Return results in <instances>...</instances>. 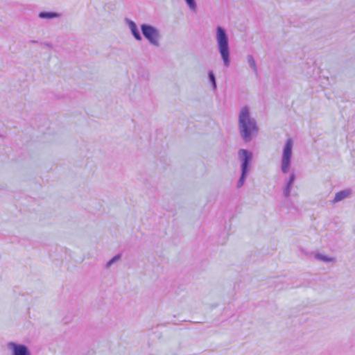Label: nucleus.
<instances>
[{
    "mask_svg": "<svg viewBox=\"0 0 355 355\" xmlns=\"http://www.w3.org/2000/svg\"><path fill=\"white\" fill-rule=\"evenodd\" d=\"M293 141L291 138H288L285 144L283 149V154L281 162V170L283 173H287L291 166V160L292 156V148Z\"/></svg>",
    "mask_w": 355,
    "mask_h": 355,
    "instance_id": "nucleus-5",
    "label": "nucleus"
},
{
    "mask_svg": "<svg viewBox=\"0 0 355 355\" xmlns=\"http://www.w3.org/2000/svg\"><path fill=\"white\" fill-rule=\"evenodd\" d=\"M31 42H33V43H35V42H36V41L33 40V41H31Z\"/></svg>",
    "mask_w": 355,
    "mask_h": 355,
    "instance_id": "nucleus-16",
    "label": "nucleus"
},
{
    "mask_svg": "<svg viewBox=\"0 0 355 355\" xmlns=\"http://www.w3.org/2000/svg\"><path fill=\"white\" fill-rule=\"evenodd\" d=\"M189 9L193 12L196 11L197 5L195 0H184Z\"/></svg>",
    "mask_w": 355,
    "mask_h": 355,
    "instance_id": "nucleus-14",
    "label": "nucleus"
},
{
    "mask_svg": "<svg viewBox=\"0 0 355 355\" xmlns=\"http://www.w3.org/2000/svg\"><path fill=\"white\" fill-rule=\"evenodd\" d=\"M315 258L319 261H322L323 262H331L334 261L335 259L333 257H329L320 253H317L315 255Z\"/></svg>",
    "mask_w": 355,
    "mask_h": 355,
    "instance_id": "nucleus-12",
    "label": "nucleus"
},
{
    "mask_svg": "<svg viewBox=\"0 0 355 355\" xmlns=\"http://www.w3.org/2000/svg\"><path fill=\"white\" fill-rule=\"evenodd\" d=\"M121 258L120 254H116L114 257H113L110 260H109L105 265L106 268H110L112 264H114L115 262L119 261Z\"/></svg>",
    "mask_w": 355,
    "mask_h": 355,
    "instance_id": "nucleus-15",
    "label": "nucleus"
},
{
    "mask_svg": "<svg viewBox=\"0 0 355 355\" xmlns=\"http://www.w3.org/2000/svg\"><path fill=\"white\" fill-rule=\"evenodd\" d=\"M295 180V175L294 173L291 174L289 179L286 184V187L284 190V196L286 198H288L290 196L291 191L293 187V184Z\"/></svg>",
    "mask_w": 355,
    "mask_h": 355,
    "instance_id": "nucleus-9",
    "label": "nucleus"
},
{
    "mask_svg": "<svg viewBox=\"0 0 355 355\" xmlns=\"http://www.w3.org/2000/svg\"><path fill=\"white\" fill-rule=\"evenodd\" d=\"M238 157L241 162V174L237 182L236 187L241 188L244 184L245 178L250 172L253 155L252 152L242 148L238 151Z\"/></svg>",
    "mask_w": 355,
    "mask_h": 355,
    "instance_id": "nucleus-3",
    "label": "nucleus"
},
{
    "mask_svg": "<svg viewBox=\"0 0 355 355\" xmlns=\"http://www.w3.org/2000/svg\"><path fill=\"white\" fill-rule=\"evenodd\" d=\"M216 40L217 49L223 60L224 67H229L230 65V50L229 45V37L225 28L218 26L216 28Z\"/></svg>",
    "mask_w": 355,
    "mask_h": 355,
    "instance_id": "nucleus-2",
    "label": "nucleus"
},
{
    "mask_svg": "<svg viewBox=\"0 0 355 355\" xmlns=\"http://www.w3.org/2000/svg\"><path fill=\"white\" fill-rule=\"evenodd\" d=\"M141 31L144 37L151 45L157 47L159 46L160 34L157 28L150 24H143L141 25Z\"/></svg>",
    "mask_w": 355,
    "mask_h": 355,
    "instance_id": "nucleus-4",
    "label": "nucleus"
},
{
    "mask_svg": "<svg viewBox=\"0 0 355 355\" xmlns=\"http://www.w3.org/2000/svg\"><path fill=\"white\" fill-rule=\"evenodd\" d=\"M352 191L350 189H347L342 190L339 192H337L335 194L334 198L331 200L332 204H336L339 202L346 198H348L351 196Z\"/></svg>",
    "mask_w": 355,
    "mask_h": 355,
    "instance_id": "nucleus-7",
    "label": "nucleus"
},
{
    "mask_svg": "<svg viewBox=\"0 0 355 355\" xmlns=\"http://www.w3.org/2000/svg\"><path fill=\"white\" fill-rule=\"evenodd\" d=\"M208 78L212 85L213 90H216V87H217L216 80L215 75L212 71H209L208 72Z\"/></svg>",
    "mask_w": 355,
    "mask_h": 355,
    "instance_id": "nucleus-13",
    "label": "nucleus"
},
{
    "mask_svg": "<svg viewBox=\"0 0 355 355\" xmlns=\"http://www.w3.org/2000/svg\"><path fill=\"white\" fill-rule=\"evenodd\" d=\"M125 21L127 22V24L128 25L131 33L132 34L135 40L141 41L142 40V37L137 26V24L133 21L129 19H126Z\"/></svg>",
    "mask_w": 355,
    "mask_h": 355,
    "instance_id": "nucleus-8",
    "label": "nucleus"
},
{
    "mask_svg": "<svg viewBox=\"0 0 355 355\" xmlns=\"http://www.w3.org/2000/svg\"><path fill=\"white\" fill-rule=\"evenodd\" d=\"M7 346L12 351L11 355H31L30 349L25 345L10 342Z\"/></svg>",
    "mask_w": 355,
    "mask_h": 355,
    "instance_id": "nucleus-6",
    "label": "nucleus"
},
{
    "mask_svg": "<svg viewBox=\"0 0 355 355\" xmlns=\"http://www.w3.org/2000/svg\"><path fill=\"white\" fill-rule=\"evenodd\" d=\"M238 129L241 137L245 142H250L259 132V126L255 118L250 114V108L243 106L238 116Z\"/></svg>",
    "mask_w": 355,
    "mask_h": 355,
    "instance_id": "nucleus-1",
    "label": "nucleus"
},
{
    "mask_svg": "<svg viewBox=\"0 0 355 355\" xmlns=\"http://www.w3.org/2000/svg\"><path fill=\"white\" fill-rule=\"evenodd\" d=\"M39 17L41 19H53L55 17H58L60 14L55 12H40L38 15Z\"/></svg>",
    "mask_w": 355,
    "mask_h": 355,
    "instance_id": "nucleus-10",
    "label": "nucleus"
},
{
    "mask_svg": "<svg viewBox=\"0 0 355 355\" xmlns=\"http://www.w3.org/2000/svg\"><path fill=\"white\" fill-rule=\"evenodd\" d=\"M247 62H248L250 67L254 71V73L257 74L258 73V69H257V64L254 60V58L252 55H248Z\"/></svg>",
    "mask_w": 355,
    "mask_h": 355,
    "instance_id": "nucleus-11",
    "label": "nucleus"
}]
</instances>
